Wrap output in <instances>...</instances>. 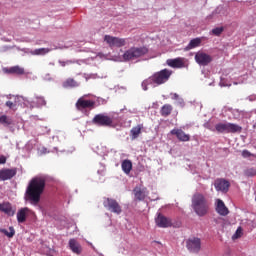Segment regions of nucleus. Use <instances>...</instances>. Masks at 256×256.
Here are the masks:
<instances>
[{
    "instance_id": "1",
    "label": "nucleus",
    "mask_w": 256,
    "mask_h": 256,
    "mask_svg": "<svg viewBox=\"0 0 256 256\" xmlns=\"http://www.w3.org/2000/svg\"><path fill=\"white\" fill-rule=\"evenodd\" d=\"M46 183V176H35L30 180L25 192V200L28 201L30 205H39L41 195H43V191H45Z\"/></svg>"
},
{
    "instance_id": "2",
    "label": "nucleus",
    "mask_w": 256,
    "mask_h": 256,
    "mask_svg": "<svg viewBox=\"0 0 256 256\" xmlns=\"http://www.w3.org/2000/svg\"><path fill=\"white\" fill-rule=\"evenodd\" d=\"M192 208L196 215L199 217H205V214L209 212V202L205 195L196 193L192 197Z\"/></svg>"
},
{
    "instance_id": "3",
    "label": "nucleus",
    "mask_w": 256,
    "mask_h": 256,
    "mask_svg": "<svg viewBox=\"0 0 256 256\" xmlns=\"http://www.w3.org/2000/svg\"><path fill=\"white\" fill-rule=\"evenodd\" d=\"M149 53V49L147 47H131L123 54L124 61H135V59H139V57H143Z\"/></svg>"
},
{
    "instance_id": "4",
    "label": "nucleus",
    "mask_w": 256,
    "mask_h": 256,
    "mask_svg": "<svg viewBox=\"0 0 256 256\" xmlns=\"http://www.w3.org/2000/svg\"><path fill=\"white\" fill-rule=\"evenodd\" d=\"M215 131H217V133H241L243 127L235 123L219 122L215 125Z\"/></svg>"
},
{
    "instance_id": "5",
    "label": "nucleus",
    "mask_w": 256,
    "mask_h": 256,
    "mask_svg": "<svg viewBox=\"0 0 256 256\" xmlns=\"http://www.w3.org/2000/svg\"><path fill=\"white\" fill-rule=\"evenodd\" d=\"M171 75H173V71L165 68L154 73L152 76H150V79L154 85H163L169 81Z\"/></svg>"
},
{
    "instance_id": "6",
    "label": "nucleus",
    "mask_w": 256,
    "mask_h": 256,
    "mask_svg": "<svg viewBox=\"0 0 256 256\" xmlns=\"http://www.w3.org/2000/svg\"><path fill=\"white\" fill-rule=\"evenodd\" d=\"M92 122L98 127H113V117L103 113L95 115Z\"/></svg>"
},
{
    "instance_id": "7",
    "label": "nucleus",
    "mask_w": 256,
    "mask_h": 256,
    "mask_svg": "<svg viewBox=\"0 0 256 256\" xmlns=\"http://www.w3.org/2000/svg\"><path fill=\"white\" fill-rule=\"evenodd\" d=\"M103 205H104L105 209L110 211V213H115L116 215H121V213L123 211L119 202H117V200H115L113 198H105Z\"/></svg>"
},
{
    "instance_id": "8",
    "label": "nucleus",
    "mask_w": 256,
    "mask_h": 256,
    "mask_svg": "<svg viewBox=\"0 0 256 256\" xmlns=\"http://www.w3.org/2000/svg\"><path fill=\"white\" fill-rule=\"evenodd\" d=\"M104 41L111 48L113 47H125L127 45V40L125 38H119L111 35H105Z\"/></svg>"
},
{
    "instance_id": "9",
    "label": "nucleus",
    "mask_w": 256,
    "mask_h": 256,
    "mask_svg": "<svg viewBox=\"0 0 256 256\" xmlns=\"http://www.w3.org/2000/svg\"><path fill=\"white\" fill-rule=\"evenodd\" d=\"M186 247L190 253H199V251H201V238H189L186 241Z\"/></svg>"
},
{
    "instance_id": "10",
    "label": "nucleus",
    "mask_w": 256,
    "mask_h": 256,
    "mask_svg": "<svg viewBox=\"0 0 256 256\" xmlns=\"http://www.w3.org/2000/svg\"><path fill=\"white\" fill-rule=\"evenodd\" d=\"M166 63L167 66L172 67V69H183L187 67V59L183 57L168 59Z\"/></svg>"
},
{
    "instance_id": "11",
    "label": "nucleus",
    "mask_w": 256,
    "mask_h": 256,
    "mask_svg": "<svg viewBox=\"0 0 256 256\" xmlns=\"http://www.w3.org/2000/svg\"><path fill=\"white\" fill-rule=\"evenodd\" d=\"M195 61L198 63V65H202V67H207L211 61H213V58L211 55L205 53V52H197L195 54Z\"/></svg>"
},
{
    "instance_id": "12",
    "label": "nucleus",
    "mask_w": 256,
    "mask_h": 256,
    "mask_svg": "<svg viewBox=\"0 0 256 256\" xmlns=\"http://www.w3.org/2000/svg\"><path fill=\"white\" fill-rule=\"evenodd\" d=\"M214 187L216 191H221V193H227L229 191V188L231 187V183L224 178H218L214 182Z\"/></svg>"
},
{
    "instance_id": "13",
    "label": "nucleus",
    "mask_w": 256,
    "mask_h": 256,
    "mask_svg": "<svg viewBox=\"0 0 256 256\" xmlns=\"http://www.w3.org/2000/svg\"><path fill=\"white\" fill-rule=\"evenodd\" d=\"M76 109L78 111H82V109H95V101L85 100V98L81 97L76 102Z\"/></svg>"
},
{
    "instance_id": "14",
    "label": "nucleus",
    "mask_w": 256,
    "mask_h": 256,
    "mask_svg": "<svg viewBox=\"0 0 256 256\" xmlns=\"http://www.w3.org/2000/svg\"><path fill=\"white\" fill-rule=\"evenodd\" d=\"M171 135H175L178 141H182L186 143L187 141H191V136L186 134L185 131L179 128H174L170 131Z\"/></svg>"
},
{
    "instance_id": "15",
    "label": "nucleus",
    "mask_w": 256,
    "mask_h": 256,
    "mask_svg": "<svg viewBox=\"0 0 256 256\" xmlns=\"http://www.w3.org/2000/svg\"><path fill=\"white\" fill-rule=\"evenodd\" d=\"M17 175V169H1L0 170V181H9Z\"/></svg>"
},
{
    "instance_id": "16",
    "label": "nucleus",
    "mask_w": 256,
    "mask_h": 256,
    "mask_svg": "<svg viewBox=\"0 0 256 256\" xmlns=\"http://www.w3.org/2000/svg\"><path fill=\"white\" fill-rule=\"evenodd\" d=\"M216 213L222 217L229 215V208L225 206V202L221 199H216Z\"/></svg>"
},
{
    "instance_id": "17",
    "label": "nucleus",
    "mask_w": 256,
    "mask_h": 256,
    "mask_svg": "<svg viewBox=\"0 0 256 256\" xmlns=\"http://www.w3.org/2000/svg\"><path fill=\"white\" fill-rule=\"evenodd\" d=\"M155 221H156V225L158 227L163 228V229H165L167 227H171V225H173V223L171 222V219L165 217L161 213L158 214V216L155 219Z\"/></svg>"
},
{
    "instance_id": "18",
    "label": "nucleus",
    "mask_w": 256,
    "mask_h": 256,
    "mask_svg": "<svg viewBox=\"0 0 256 256\" xmlns=\"http://www.w3.org/2000/svg\"><path fill=\"white\" fill-rule=\"evenodd\" d=\"M3 73H6V75H25V68L19 65L3 68Z\"/></svg>"
},
{
    "instance_id": "19",
    "label": "nucleus",
    "mask_w": 256,
    "mask_h": 256,
    "mask_svg": "<svg viewBox=\"0 0 256 256\" xmlns=\"http://www.w3.org/2000/svg\"><path fill=\"white\" fill-rule=\"evenodd\" d=\"M133 194L136 201H145V198L147 197V188L136 186L133 189Z\"/></svg>"
},
{
    "instance_id": "20",
    "label": "nucleus",
    "mask_w": 256,
    "mask_h": 256,
    "mask_svg": "<svg viewBox=\"0 0 256 256\" xmlns=\"http://www.w3.org/2000/svg\"><path fill=\"white\" fill-rule=\"evenodd\" d=\"M0 211L8 215V217H13L15 215V208L9 202H3L0 204Z\"/></svg>"
},
{
    "instance_id": "21",
    "label": "nucleus",
    "mask_w": 256,
    "mask_h": 256,
    "mask_svg": "<svg viewBox=\"0 0 256 256\" xmlns=\"http://www.w3.org/2000/svg\"><path fill=\"white\" fill-rule=\"evenodd\" d=\"M27 213H29V208H27V207L21 208L17 212V221H18V223H25V221H27Z\"/></svg>"
},
{
    "instance_id": "22",
    "label": "nucleus",
    "mask_w": 256,
    "mask_h": 256,
    "mask_svg": "<svg viewBox=\"0 0 256 256\" xmlns=\"http://www.w3.org/2000/svg\"><path fill=\"white\" fill-rule=\"evenodd\" d=\"M141 131H143V124H138L137 126H134L130 130V137L132 140H135L141 135Z\"/></svg>"
},
{
    "instance_id": "23",
    "label": "nucleus",
    "mask_w": 256,
    "mask_h": 256,
    "mask_svg": "<svg viewBox=\"0 0 256 256\" xmlns=\"http://www.w3.org/2000/svg\"><path fill=\"white\" fill-rule=\"evenodd\" d=\"M173 113V106L171 104H164L160 109L161 117H169Z\"/></svg>"
},
{
    "instance_id": "24",
    "label": "nucleus",
    "mask_w": 256,
    "mask_h": 256,
    "mask_svg": "<svg viewBox=\"0 0 256 256\" xmlns=\"http://www.w3.org/2000/svg\"><path fill=\"white\" fill-rule=\"evenodd\" d=\"M122 171L126 174L129 175V173H131L132 169H133V162H131V160H123L122 164Z\"/></svg>"
},
{
    "instance_id": "25",
    "label": "nucleus",
    "mask_w": 256,
    "mask_h": 256,
    "mask_svg": "<svg viewBox=\"0 0 256 256\" xmlns=\"http://www.w3.org/2000/svg\"><path fill=\"white\" fill-rule=\"evenodd\" d=\"M69 247L71 249V251H73L74 253H76V255H81V245H79L77 243V240L75 239H70L69 240Z\"/></svg>"
},
{
    "instance_id": "26",
    "label": "nucleus",
    "mask_w": 256,
    "mask_h": 256,
    "mask_svg": "<svg viewBox=\"0 0 256 256\" xmlns=\"http://www.w3.org/2000/svg\"><path fill=\"white\" fill-rule=\"evenodd\" d=\"M201 45V38L192 39L189 44L186 46L185 51H191V49H195Z\"/></svg>"
},
{
    "instance_id": "27",
    "label": "nucleus",
    "mask_w": 256,
    "mask_h": 256,
    "mask_svg": "<svg viewBox=\"0 0 256 256\" xmlns=\"http://www.w3.org/2000/svg\"><path fill=\"white\" fill-rule=\"evenodd\" d=\"M63 87H65L66 89L71 87H79V83L77 81H75V79L73 78H68L64 83H63Z\"/></svg>"
},
{
    "instance_id": "28",
    "label": "nucleus",
    "mask_w": 256,
    "mask_h": 256,
    "mask_svg": "<svg viewBox=\"0 0 256 256\" xmlns=\"http://www.w3.org/2000/svg\"><path fill=\"white\" fill-rule=\"evenodd\" d=\"M51 51L49 48H38L30 51V55H47Z\"/></svg>"
},
{
    "instance_id": "29",
    "label": "nucleus",
    "mask_w": 256,
    "mask_h": 256,
    "mask_svg": "<svg viewBox=\"0 0 256 256\" xmlns=\"http://www.w3.org/2000/svg\"><path fill=\"white\" fill-rule=\"evenodd\" d=\"M9 231H7V229L0 228V233L5 234L6 237H9V239L15 237V228H13V226L9 227Z\"/></svg>"
},
{
    "instance_id": "30",
    "label": "nucleus",
    "mask_w": 256,
    "mask_h": 256,
    "mask_svg": "<svg viewBox=\"0 0 256 256\" xmlns=\"http://www.w3.org/2000/svg\"><path fill=\"white\" fill-rule=\"evenodd\" d=\"M34 103H36L37 107H45V105H47V101H45V98L42 96H36Z\"/></svg>"
},
{
    "instance_id": "31",
    "label": "nucleus",
    "mask_w": 256,
    "mask_h": 256,
    "mask_svg": "<svg viewBox=\"0 0 256 256\" xmlns=\"http://www.w3.org/2000/svg\"><path fill=\"white\" fill-rule=\"evenodd\" d=\"M0 123H2V125H12L13 124V120H11L6 115H2L0 117Z\"/></svg>"
},
{
    "instance_id": "32",
    "label": "nucleus",
    "mask_w": 256,
    "mask_h": 256,
    "mask_svg": "<svg viewBox=\"0 0 256 256\" xmlns=\"http://www.w3.org/2000/svg\"><path fill=\"white\" fill-rule=\"evenodd\" d=\"M224 31H225V28L221 26V27H216L212 29L211 33L212 35H215V37H219L221 33H223Z\"/></svg>"
},
{
    "instance_id": "33",
    "label": "nucleus",
    "mask_w": 256,
    "mask_h": 256,
    "mask_svg": "<svg viewBox=\"0 0 256 256\" xmlns=\"http://www.w3.org/2000/svg\"><path fill=\"white\" fill-rule=\"evenodd\" d=\"M5 105L9 109H12V111H17V100H15V102L7 101Z\"/></svg>"
},
{
    "instance_id": "34",
    "label": "nucleus",
    "mask_w": 256,
    "mask_h": 256,
    "mask_svg": "<svg viewBox=\"0 0 256 256\" xmlns=\"http://www.w3.org/2000/svg\"><path fill=\"white\" fill-rule=\"evenodd\" d=\"M147 85H153V80H151V77L142 82V88L144 91H147Z\"/></svg>"
},
{
    "instance_id": "35",
    "label": "nucleus",
    "mask_w": 256,
    "mask_h": 256,
    "mask_svg": "<svg viewBox=\"0 0 256 256\" xmlns=\"http://www.w3.org/2000/svg\"><path fill=\"white\" fill-rule=\"evenodd\" d=\"M245 175H247V177H253V175H256V169L255 168H247L245 171Z\"/></svg>"
},
{
    "instance_id": "36",
    "label": "nucleus",
    "mask_w": 256,
    "mask_h": 256,
    "mask_svg": "<svg viewBox=\"0 0 256 256\" xmlns=\"http://www.w3.org/2000/svg\"><path fill=\"white\" fill-rule=\"evenodd\" d=\"M243 235V229L241 227H238L235 234L232 236V239H239Z\"/></svg>"
},
{
    "instance_id": "37",
    "label": "nucleus",
    "mask_w": 256,
    "mask_h": 256,
    "mask_svg": "<svg viewBox=\"0 0 256 256\" xmlns=\"http://www.w3.org/2000/svg\"><path fill=\"white\" fill-rule=\"evenodd\" d=\"M242 157H244V159H249V157H253V154L249 152V150H243Z\"/></svg>"
},
{
    "instance_id": "38",
    "label": "nucleus",
    "mask_w": 256,
    "mask_h": 256,
    "mask_svg": "<svg viewBox=\"0 0 256 256\" xmlns=\"http://www.w3.org/2000/svg\"><path fill=\"white\" fill-rule=\"evenodd\" d=\"M5 163H7V158L4 155L0 156V165H5Z\"/></svg>"
},
{
    "instance_id": "39",
    "label": "nucleus",
    "mask_w": 256,
    "mask_h": 256,
    "mask_svg": "<svg viewBox=\"0 0 256 256\" xmlns=\"http://www.w3.org/2000/svg\"><path fill=\"white\" fill-rule=\"evenodd\" d=\"M171 96L174 101H177V99H179V94H177V93H173V94H171Z\"/></svg>"
}]
</instances>
